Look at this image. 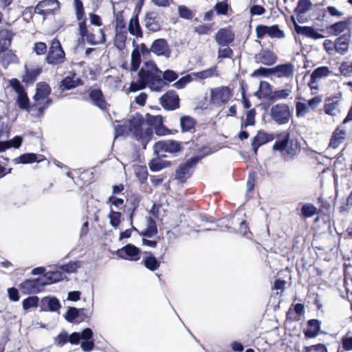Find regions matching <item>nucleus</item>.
<instances>
[{
  "mask_svg": "<svg viewBox=\"0 0 352 352\" xmlns=\"http://www.w3.org/2000/svg\"><path fill=\"white\" fill-rule=\"evenodd\" d=\"M256 110L250 109L245 113V119L241 123V129H245L248 126H254L255 121Z\"/></svg>",
  "mask_w": 352,
  "mask_h": 352,
  "instance_id": "obj_49",
  "label": "nucleus"
},
{
  "mask_svg": "<svg viewBox=\"0 0 352 352\" xmlns=\"http://www.w3.org/2000/svg\"><path fill=\"white\" fill-rule=\"evenodd\" d=\"M321 322L317 319H311L307 321V329L304 330L306 338H314L316 337L320 331Z\"/></svg>",
  "mask_w": 352,
  "mask_h": 352,
  "instance_id": "obj_32",
  "label": "nucleus"
},
{
  "mask_svg": "<svg viewBox=\"0 0 352 352\" xmlns=\"http://www.w3.org/2000/svg\"><path fill=\"white\" fill-rule=\"evenodd\" d=\"M126 30L130 33V34L135 36L137 39L143 38L144 33L138 15H133L131 18Z\"/></svg>",
  "mask_w": 352,
  "mask_h": 352,
  "instance_id": "obj_29",
  "label": "nucleus"
},
{
  "mask_svg": "<svg viewBox=\"0 0 352 352\" xmlns=\"http://www.w3.org/2000/svg\"><path fill=\"white\" fill-rule=\"evenodd\" d=\"M256 63H262L265 65H272L277 60V56L274 52L269 49L262 50L255 56Z\"/></svg>",
  "mask_w": 352,
  "mask_h": 352,
  "instance_id": "obj_25",
  "label": "nucleus"
},
{
  "mask_svg": "<svg viewBox=\"0 0 352 352\" xmlns=\"http://www.w3.org/2000/svg\"><path fill=\"white\" fill-rule=\"evenodd\" d=\"M127 122L130 133L133 134V138L137 140H141L142 143L146 144L153 134V130L151 128L143 130L142 126L145 123V120L142 115L138 113L128 120Z\"/></svg>",
  "mask_w": 352,
  "mask_h": 352,
  "instance_id": "obj_4",
  "label": "nucleus"
},
{
  "mask_svg": "<svg viewBox=\"0 0 352 352\" xmlns=\"http://www.w3.org/2000/svg\"><path fill=\"white\" fill-rule=\"evenodd\" d=\"M23 141V138L21 136H15L12 140L5 142H0L2 146H1L3 149L1 150V152H3L7 149L14 147L18 148L21 145Z\"/></svg>",
  "mask_w": 352,
  "mask_h": 352,
  "instance_id": "obj_50",
  "label": "nucleus"
},
{
  "mask_svg": "<svg viewBox=\"0 0 352 352\" xmlns=\"http://www.w3.org/2000/svg\"><path fill=\"white\" fill-rule=\"evenodd\" d=\"M74 3L76 8V19L78 21L79 34L82 38H84V36L87 34L88 29L83 3L81 0H74Z\"/></svg>",
  "mask_w": 352,
  "mask_h": 352,
  "instance_id": "obj_16",
  "label": "nucleus"
},
{
  "mask_svg": "<svg viewBox=\"0 0 352 352\" xmlns=\"http://www.w3.org/2000/svg\"><path fill=\"white\" fill-rule=\"evenodd\" d=\"M51 87L46 82H40L36 84V92L34 98H50L49 96L51 94Z\"/></svg>",
  "mask_w": 352,
  "mask_h": 352,
  "instance_id": "obj_42",
  "label": "nucleus"
},
{
  "mask_svg": "<svg viewBox=\"0 0 352 352\" xmlns=\"http://www.w3.org/2000/svg\"><path fill=\"white\" fill-rule=\"evenodd\" d=\"M47 50V45L44 42L39 41L34 44L33 52L38 56L46 55Z\"/></svg>",
  "mask_w": 352,
  "mask_h": 352,
  "instance_id": "obj_62",
  "label": "nucleus"
},
{
  "mask_svg": "<svg viewBox=\"0 0 352 352\" xmlns=\"http://www.w3.org/2000/svg\"><path fill=\"white\" fill-rule=\"evenodd\" d=\"M138 78L142 80L151 90L159 91L163 89L164 80H162V71L153 61L145 63L138 74Z\"/></svg>",
  "mask_w": 352,
  "mask_h": 352,
  "instance_id": "obj_2",
  "label": "nucleus"
},
{
  "mask_svg": "<svg viewBox=\"0 0 352 352\" xmlns=\"http://www.w3.org/2000/svg\"><path fill=\"white\" fill-rule=\"evenodd\" d=\"M44 283L45 286L48 285L58 283L66 277L63 272L60 271H49L44 274Z\"/></svg>",
  "mask_w": 352,
  "mask_h": 352,
  "instance_id": "obj_38",
  "label": "nucleus"
},
{
  "mask_svg": "<svg viewBox=\"0 0 352 352\" xmlns=\"http://www.w3.org/2000/svg\"><path fill=\"white\" fill-rule=\"evenodd\" d=\"M38 14L41 15L43 19L55 11L60 9V2L58 0H41L36 4Z\"/></svg>",
  "mask_w": 352,
  "mask_h": 352,
  "instance_id": "obj_13",
  "label": "nucleus"
},
{
  "mask_svg": "<svg viewBox=\"0 0 352 352\" xmlns=\"http://www.w3.org/2000/svg\"><path fill=\"white\" fill-rule=\"evenodd\" d=\"M80 267L79 261H70L67 264L60 266V268L63 273H75Z\"/></svg>",
  "mask_w": 352,
  "mask_h": 352,
  "instance_id": "obj_58",
  "label": "nucleus"
},
{
  "mask_svg": "<svg viewBox=\"0 0 352 352\" xmlns=\"http://www.w3.org/2000/svg\"><path fill=\"white\" fill-rule=\"evenodd\" d=\"M100 36L99 39L96 38V36L94 33L87 32V34L84 36V38L86 39L87 42L92 45L98 44H103L106 42V34L102 29L99 30Z\"/></svg>",
  "mask_w": 352,
  "mask_h": 352,
  "instance_id": "obj_43",
  "label": "nucleus"
},
{
  "mask_svg": "<svg viewBox=\"0 0 352 352\" xmlns=\"http://www.w3.org/2000/svg\"><path fill=\"white\" fill-rule=\"evenodd\" d=\"M66 60L65 52L57 37L49 42V47L45 61L50 65L58 66Z\"/></svg>",
  "mask_w": 352,
  "mask_h": 352,
  "instance_id": "obj_5",
  "label": "nucleus"
},
{
  "mask_svg": "<svg viewBox=\"0 0 352 352\" xmlns=\"http://www.w3.org/2000/svg\"><path fill=\"white\" fill-rule=\"evenodd\" d=\"M339 71L342 75L345 77L352 76V63L344 61L341 63L339 67Z\"/></svg>",
  "mask_w": 352,
  "mask_h": 352,
  "instance_id": "obj_64",
  "label": "nucleus"
},
{
  "mask_svg": "<svg viewBox=\"0 0 352 352\" xmlns=\"http://www.w3.org/2000/svg\"><path fill=\"white\" fill-rule=\"evenodd\" d=\"M342 100V93H337L327 97L324 99L323 111L325 114L329 116H336V111L338 109L340 102Z\"/></svg>",
  "mask_w": 352,
  "mask_h": 352,
  "instance_id": "obj_14",
  "label": "nucleus"
},
{
  "mask_svg": "<svg viewBox=\"0 0 352 352\" xmlns=\"http://www.w3.org/2000/svg\"><path fill=\"white\" fill-rule=\"evenodd\" d=\"M230 6L227 0L217 2L214 6V10L218 15H227Z\"/></svg>",
  "mask_w": 352,
  "mask_h": 352,
  "instance_id": "obj_59",
  "label": "nucleus"
},
{
  "mask_svg": "<svg viewBox=\"0 0 352 352\" xmlns=\"http://www.w3.org/2000/svg\"><path fill=\"white\" fill-rule=\"evenodd\" d=\"M126 40L127 30H115L113 44L117 49L123 50L126 47Z\"/></svg>",
  "mask_w": 352,
  "mask_h": 352,
  "instance_id": "obj_39",
  "label": "nucleus"
},
{
  "mask_svg": "<svg viewBox=\"0 0 352 352\" xmlns=\"http://www.w3.org/2000/svg\"><path fill=\"white\" fill-rule=\"evenodd\" d=\"M291 19L293 21L295 31L298 35L316 40L324 38V36L318 33L313 27L299 25L293 16H291Z\"/></svg>",
  "mask_w": 352,
  "mask_h": 352,
  "instance_id": "obj_22",
  "label": "nucleus"
},
{
  "mask_svg": "<svg viewBox=\"0 0 352 352\" xmlns=\"http://www.w3.org/2000/svg\"><path fill=\"white\" fill-rule=\"evenodd\" d=\"M232 226H236L239 225V228L237 230V232L243 235V236H245L247 238H250L252 236V233L251 232L248 223L247 221L243 218H236L232 217Z\"/></svg>",
  "mask_w": 352,
  "mask_h": 352,
  "instance_id": "obj_34",
  "label": "nucleus"
},
{
  "mask_svg": "<svg viewBox=\"0 0 352 352\" xmlns=\"http://www.w3.org/2000/svg\"><path fill=\"white\" fill-rule=\"evenodd\" d=\"M276 140L272 146V151L279 152L284 161L294 160L301 152V144L297 138H291L288 130L280 131L276 135Z\"/></svg>",
  "mask_w": 352,
  "mask_h": 352,
  "instance_id": "obj_1",
  "label": "nucleus"
},
{
  "mask_svg": "<svg viewBox=\"0 0 352 352\" xmlns=\"http://www.w3.org/2000/svg\"><path fill=\"white\" fill-rule=\"evenodd\" d=\"M270 116L275 123L278 125H283L289 122L292 118V112L288 104L278 103L271 107Z\"/></svg>",
  "mask_w": 352,
  "mask_h": 352,
  "instance_id": "obj_7",
  "label": "nucleus"
},
{
  "mask_svg": "<svg viewBox=\"0 0 352 352\" xmlns=\"http://www.w3.org/2000/svg\"><path fill=\"white\" fill-rule=\"evenodd\" d=\"M142 60L140 52L138 47H135L131 52V72H137L140 66Z\"/></svg>",
  "mask_w": 352,
  "mask_h": 352,
  "instance_id": "obj_46",
  "label": "nucleus"
},
{
  "mask_svg": "<svg viewBox=\"0 0 352 352\" xmlns=\"http://www.w3.org/2000/svg\"><path fill=\"white\" fill-rule=\"evenodd\" d=\"M199 155L193 156L185 162L179 165L175 170V179L179 184H184L192 175L195 168L199 162L205 156L212 153V151L207 146H204L199 150Z\"/></svg>",
  "mask_w": 352,
  "mask_h": 352,
  "instance_id": "obj_3",
  "label": "nucleus"
},
{
  "mask_svg": "<svg viewBox=\"0 0 352 352\" xmlns=\"http://www.w3.org/2000/svg\"><path fill=\"white\" fill-rule=\"evenodd\" d=\"M276 136L272 133H268L264 131L260 130L252 138L251 145L252 151L256 155L259 147L267 142L274 140Z\"/></svg>",
  "mask_w": 352,
  "mask_h": 352,
  "instance_id": "obj_21",
  "label": "nucleus"
},
{
  "mask_svg": "<svg viewBox=\"0 0 352 352\" xmlns=\"http://www.w3.org/2000/svg\"><path fill=\"white\" fill-rule=\"evenodd\" d=\"M141 199L139 195L138 194H132L129 199H128V201L129 204L131 205L130 208V215H129V220L130 223L132 224V221H133V217L140 206Z\"/></svg>",
  "mask_w": 352,
  "mask_h": 352,
  "instance_id": "obj_45",
  "label": "nucleus"
},
{
  "mask_svg": "<svg viewBox=\"0 0 352 352\" xmlns=\"http://www.w3.org/2000/svg\"><path fill=\"white\" fill-rule=\"evenodd\" d=\"M351 34L340 35L335 39L336 52L341 55L346 54L349 47Z\"/></svg>",
  "mask_w": 352,
  "mask_h": 352,
  "instance_id": "obj_28",
  "label": "nucleus"
},
{
  "mask_svg": "<svg viewBox=\"0 0 352 352\" xmlns=\"http://www.w3.org/2000/svg\"><path fill=\"white\" fill-rule=\"evenodd\" d=\"M271 85L266 81H261L259 85V98L271 101L273 95Z\"/></svg>",
  "mask_w": 352,
  "mask_h": 352,
  "instance_id": "obj_44",
  "label": "nucleus"
},
{
  "mask_svg": "<svg viewBox=\"0 0 352 352\" xmlns=\"http://www.w3.org/2000/svg\"><path fill=\"white\" fill-rule=\"evenodd\" d=\"M41 161V160H38V155L33 153H24L18 157V163L23 164L40 162Z\"/></svg>",
  "mask_w": 352,
  "mask_h": 352,
  "instance_id": "obj_54",
  "label": "nucleus"
},
{
  "mask_svg": "<svg viewBox=\"0 0 352 352\" xmlns=\"http://www.w3.org/2000/svg\"><path fill=\"white\" fill-rule=\"evenodd\" d=\"M60 307V302L56 297L45 296L41 299V311L54 312Z\"/></svg>",
  "mask_w": 352,
  "mask_h": 352,
  "instance_id": "obj_27",
  "label": "nucleus"
},
{
  "mask_svg": "<svg viewBox=\"0 0 352 352\" xmlns=\"http://www.w3.org/2000/svg\"><path fill=\"white\" fill-rule=\"evenodd\" d=\"M41 72L42 68L38 67L32 69L25 67V73L22 76V81L26 85H33Z\"/></svg>",
  "mask_w": 352,
  "mask_h": 352,
  "instance_id": "obj_37",
  "label": "nucleus"
},
{
  "mask_svg": "<svg viewBox=\"0 0 352 352\" xmlns=\"http://www.w3.org/2000/svg\"><path fill=\"white\" fill-rule=\"evenodd\" d=\"M268 36L271 38H281L285 36L284 32L279 29L278 25L268 26Z\"/></svg>",
  "mask_w": 352,
  "mask_h": 352,
  "instance_id": "obj_61",
  "label": "nucleus"
},
{
  "mask_svg": "<svg viewBox=\"0 0 352 352\" xmlns=\"http://www.w3.org/2000/svg\"><path fill=\"white\" fill-rule=\"evenodd\" d=\"M215 41L219 46H228L235 39V34L231 25L220 28L214 36Z\"/></svg>",
  "mask_w": 352,
  "mask_h": 352,
  "instance_id": "obj_15",
  "label": "nucleus"
},
{
  "mask_svg": "<svg viewBox=\"0 0 352 352\" xmlns=\"http://www.w3.org/2000/svg\"><path fill=\"white\" fill-rule=\"evenodd\" d=\"M39 298L37 296H31L25 298L22 302L23 309L25 311L38 306Z\"/></svg>",
  "mask_w": 352,
  "mask_h": 352,
  "instance_id": "obj_53",
  "label": "nucleus"
},
{
  "mask_svg": "<svg viewBox=\"0 0 352 352\" xmlns=\"http://www.w3.org/2000/svg\"><path fill=\"white\" fill-rule=\"evenodd\" d=\"M291 94V88L275 90L273 92V95L272 96V100L270 102H275L279 100H285L289 98Z\"/></svg>",
  "mask_w": 352,
  "mask_h": 352,
  "instance_id": "obj_52",
  "label": "nucleus"
},
{
  "mask_svg": "<svg viewBox=\"0 0 352 352\" xmlns=\"http://www.w3.org/2000/svg\"><path fill=\"white\" fill-rule=\"evenodd\" d=\"M148 256H145L142 263L146 268L154 272L160 266V262L152 254L151 252H145Z\"/></svg>",
  "mask_w": 352,
  "mask_h": 352,
  "instance_id": "obj_41",
  "label": "nucleus"
},
{
  "mask_svg": "<svg viewBox=\"0 0 352 352\" xmlns=\"http://www.w3.org/2000/svg\"><path fill=\"white\" fill-rule=\"evenodd\" d=\"M160 103L166 111H174L179 108L180 99L174 90H168L160 98Z\"/></svg>",
  "mask_w": 352,
  "mask_h": 352,
  "instance_id": "obj_11",
  "label": "nucleus"
},
{
  "mask_svg": "<svg viewBox=\"0 0 352 352\" xmlns=\"http://www.w3.org/2000/svg\"><path fill=\"white\" fill-rule=\"evenodd\" d=\"M151 50L157 56L165 57H169L171 53L168 41L165 38L155 39L151 45Z\"/></svg>",
  "mask_w": 352,
  "mask_h": 352,
  "instance_id": "obj_23",
  "label": "nucleus"
},
{
  "mask_svg": "<svg viewBox=\"0 0 352 352\" xmlns=\"http://www.w3.org/2000/svg\"><path fill=\"white\" fill-rule=\"evenodd\" d=\"M134 172L141 184H144L146 182L148 174L146 166L136 165L134 167Z\"/></svg>",
  "mask_w": 352,
  "mask_h": 352,
  "instance_id": "obj_51",
  "label": "nucleus"
},
{
  "mask_svg": "<svg viewBox=\"0 0 352 352\" xmlns=\"http://www.w3.org/2000/svg\"><path fill=\"white\" fill-rule=\"evenodd\" d=\"M326 31L329 36H334L338 37L340 35L351 34L350 21L349 19H347L337 21L327 26Z\"/></svg>",
  "mask_w": 352,
  "mask_h": 352,
  "instance_id": "obj_12",
  "label": "nucleus"
},
{
  "mask_svg": "<svg viewBox=\"0 0 352 352\" xmlns=\"http://www.w3.org/2000/svg\"><path fill=\"white\" fill-rule=\"evenodd\" d=\"M143 21L148 33L157 32L162 29V23L159 20L157 14L155 12H147Z\"/></svg>",
  "mask_w": 352,
  "mask_h": 352,
  "instance_id": "obj_19",
  "label": "nucleus"
},
{
  "mask_svg": "<svg viewBox=\"0 0 352 352\" xmlns=\"http://www.w3.org/2000/svg\"><path fill=\"white\" fill-rule=\"evenodd\" d=\"M178 75L173 70H166L164 73L162 72V80H164L163 88L177 80Z\"/></svg>",
  "mask_w": 352,
  "mask_h": 352,
  "instance_id": "obj_56",
  "label": "nucleus"
},
{
  "mask_svg": "<svg viewBox=\"0 0 352 352\" xmlns=\"http://www.w3.org/2000/svg\"><path fill=\"white\" fill-rule=\"evenodd\" d=\"M8 82L9 85L17 94L16 101L18 107L21 109L27 110L28 111H32V104H30L27 91L20 80L16 78H13L9 80Z\"/></svg>",
  "mask_w": 352,
  "mask_h": 352,
  "instance_id": "obj_6",
  "label": "nucleus"
},
{
  "mask_svg": "<svg viewBox=\"0 0 352 352\" xmlns=\"http://www.w3.org/2000/svg\"><path fill=\"white\" fill-rule=\"evenodd\" d=\"M83 85V80L80 78H76L75 72H69V75L63 78L60 82L59 88L62 91H64Z\"/></svg>",
  "mask_w": 352,
  "mask_h": 352,
  "instance_id": "obj_20",
  "label": "nucleus"
},
{
  "mask_svg": "<svg viewBox=\"0 0 352 352\" xmlns=\"http://www.w3.org/2000/svg\"><path fill=\"white\" fill-rule=\"evenodd\" d=\"M45 286L44 280L41 278L26 279L19 285V289L23 294H36L43 290Z\"/></svg>",
  "mask_w": 352,
  "mask_h": 352,
  "instance_id": "obj_10",
  "label": "nucleus"
},
{
  "mask_svg": "<svg viewBox=\"0 0 352 352\" xmlns=\"http://www.w3.org/2000/svg\"><path fill=\"white\" fill-rule=\"evenodd\" d=\"M34 103L32 104V111H36L40 115L43 114L45 110L52 103L51 98H34Z\"/></svg>",
  "mask_w": 352,
  "mask_h": 352,
  "instance_id": "obj_36",
  "label": "nucleus"
},
{
  "mask_svg": "<svg viewBox=\"0 0 352 352\" xmlns=\"http://www.w3.org/2000/svg\"><path fill=\"white\" fill-rule=\"evenodd\" d=\"M108 218L109 219L110 225L112 227L117 228L121 223L122 213L120 212L111 210L108 214Z\"/></svg>",
  "mask_w": 352,
  "mask_h": 352,
  "instance_id": "obj_55",
  "label": "nucleus"
},
{
  "mask_svg": "<svg viewBox=\"0 0 352 352\" xmlns=\"http://www.w3.org/2000/svg\"><path fill=\"white\" fill-rule=\"evenodd\" d=\"M318 213V210L315 206L311 204H305L301 208L300 215L303 219H307Z\"/></svg>",
  "mask_w": 352,
  "mask_h": 352,
  "instance_id": "obj_48",
  "label": "nucleus"
},
{
  "mask_svg": "<svg viewBox=\"0 0 352 352\" xmlns=\"http://www.w3.org/2000/svg\"><path fill=\"white\" fill-rule=\"evenodd\" d=\"M140 250L131 243L124 245L116 252L118 257L131 261H138L140 258Z\"/></svg>",
  "mask_w": 352,
  "mask_h": 352,
  "instance_id": "obj_18",
  "label": "nucleus"
},
{
  "mask_svg": "<svg viewBox=\"0 0 352 352\" xmlns=\"http://www.w3.org/2000/svg\"><path fill=\"white\" fill-rule=\"evenodd\" d=\"M156 156V157L151 159L148 162L149 168L152 172H157L172 166L170 161L162 160L164 157Z\"/></svg>",
  "mask_w": 352,
  "mask_h": 352,
  "instance_id": "obj_33",
  "label": "nucleus"
},
{
  "mask_svg": "<svg viewBox=\"0 0 352 352\" xmlns=\"http://www.w3.org/2000/svg\"><path fill=\"white\" fill-rule=\"evenodd\" d=\"M232 96V89L228 86L214 88L210 91V102L214 105L221 106L227 103Z\"/></svg>",
  "mask_w": 352,
  "mask_h": 352,
  "instance_id": "obj_9",
  "label": "nucleus"
},
{
  "mask_svg": "<svg viewBox=\"0 0 352 352\" xmlns=\"http://www.w3.org/2000/svg\"><path fill=\"white\" fill-rule=\"evenodd\" d=\"M183 149L181 142L174 140H160L153 145L154 153L160 157H166L165 153L177 154Z\"/></svg>",
  "mask_w": 352,
  "mask_h": 352,
  "instance_id": "obj_8",
  "label": "nucleus"
},
{
  "mask_svg": "<svg viewBox=\"0 0 352 352\" xmlns=\"http://www.w3.org/2000/svg\"><path fill=\"white\" fill-rule=\"evenodd\" d=\"M178 14L181 18L187 20L192 19L194 16L192 11L186 6H179Z\"/></svg>",
  "mask_w": 352,
  "mask_h": 352,
  "instance_id": "obj_63",
  "label": "nucleus"
},
{
  "mask_svg": "<svg viewBox=\"0 0 352 352\" xmlns=\"http://www.w3.org/2000/svg\"><path fill=\"white\" fill-rule=\"evenodd\" d=\"M192 76L195 78L199 79H206L208 78H211L212 76H218L217 67L214 66L209 69L199 72H192Z\"/></svg>",
  "mask_w": 352,
  "mask_h": 352,
  "instance_id": "obj_47",
  "label": "nucleus"
},
{
  "mask_svg": "<svg viewBox=\"0 0 352 352\" xmlns=\"http://www.w3.org/2000/svg\"><path fill=\"white\" fill-rule=\"evenodd\" d=\"M89 99L91 104L102 111H107L110 107L100 89H92L89 92Z\"/></svg>",
  "mask_w": 352,
  "mask_h": 352,
  "instance_id": "obj_17",
  "label": "nucleus"
},
{
  "mask_svg": "<svg viewBox=\"0 0 352 352\" xmlns=\"http://www.w3.org/2000/svg\"><path fill=\"white\" fill-rule=\"evenodd\" d=\"M158 232L157 226L155 220L151 217L147 218V227L144 230L139 232V235L145 237H152Z\"/></svg>",
  "mask_w": 352,
  "mask_h": 352,
  "instance_id": "obj_40",
  "label": "nucleus"
},
{
  "mask_svg": "<svg viewBox=\"0 0 352 352\" xmlns=\"http://www.w3.org/2000/svg\"><path fill=\"white\" fill-rule=\"evenodd\" d=\"M115 30H126V22L122 12L115 15Z\"/></svg>",
  "mask_w": 352,
  "mask_h": 352,
  "instance_id": "obj_57",
  "label": "nucleus"
},
{
  "mask_svg": "<svg viewBox=\"0 0 352 352\" xmlns=\"http://www.w3.org/2000/svg\"><path fill=\"white\" fill-rule=\"evenodd\" d=\"M196 124V120L190 116H183L180 118V127L182 133H194Z\"/></svg>",
  "mask_w": 352,
  "mask_h": 352,
  "instance_id": "obj_35",
  "label": "nucleus"
},
{
  "mask_svg": "<svg viewBox=\"0 0 352 352\" xmlns=\"http://www.w3.org/2000/svg\"><path fill=\"white\" fill-rule=\"evenodd\" d=\"M14 35L12 30L0 28V53L5 52L11 46Z\"/></svg>",
  "mask_w": 352,
  "mask_h": 352,
  "instance_id": "obj_26",
  "label": "nucleus"
},
{
  "mask_svg": "<svg viewBox=\"0 0 352 352\" xmlns=\"http://www.w3.org/2000/svg\"><path fill=\"white\" fill-rule=\"evenodd\" d=\"M212 24H202L196 26L194 29V32L199 35H208L212 31Z\"/></svg>",
  "mask_w": 352,
  "mask_h": 352,
  "instance_id": "obj_60",
  "label": "nucleus"
},
{
  "mask_svg": "<svg viewBox=\"0 0 352 352\" xmlns=\"http://www.w3.org/2000/svg\"><path fill=\"white\" fill-rule=\"evenodd\" d=\"M272 74L278 78H290L294 74V66L291 63L277 65L272 67Z\"/></svg>",
  "mask_w": 352,
  "mask_h": 352,
  "instance_id": "obj_24",
  "label": "nucleus"
},
{
  "mask_svg": "<svg viewBox=\"0 0 352 352\" xmlns=\"http://www.w3.org/2000/svg\"><path fill=\"white\" fill-rule=\"evenodd\" d=\"M331 73V71L327 66H321L316 68L311 74L309 86L311 89H313L312 84L316 83L320 79L329 76Z\"/></svg>",
  "mask_w": 352,
  "mask_h": 352,
  "instance_id": "obj_30",
  "label": "nucleus"
},
{
  "mask_svg": "<svg viewBox=\"0 0 352 352\" xmlns=\"http://www.w3.org/2000/svg\"><path fill=\"white\" fill-rule=\"evenodd\" d=\"M312 3L310 0H298L294 12L297 16L298 22L303 23V15L311 9Z\"/></svg>",
  "mask_w": 352,
  "mask_h": 352,
  "instance_id": "obj_31",
  "label": "nucleus"
}]
</instances>
